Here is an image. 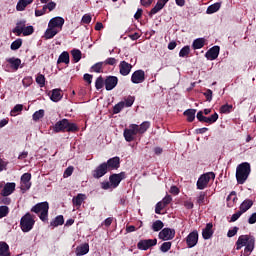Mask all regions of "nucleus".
Wrapping results in <instances>:
<instances>
[{
  "label": "nucleus",
  "mask_w": 256,
  "mask_h": 256,
  "mask_svg": "<svg viewBox=\"0 0 256 256\" xmlns=\"http://www.w3.org/2000/svg\"><path fill=\"white\" fill-rule=\"evenodd\" d=\"M119 83V78L117 76H107L104 80V85L106 91H113L115 87H117V84Z\"/></svg>",
  "instance_id": "obj_14"
},
{
  "label": "nucleus",
  "mask_w": 256,
  "mask_h": 256,
  "mask_svg": "<svg viewBox=\"0 0 256 256\" xmlns=\"http://www.w3.org/2000/svg\"><path fill=\"white\" fill-rule=\"evenodd\" d=\"M196 118L200 123H208L209 125H213V123H217V119H219V114L215 112L210 117H207L203 115V111H199L196 115Z\"/></svg>",
  "instance_id": "obj_8"
},
{
  "label": "nucleus",
  "mask_w": 256,
  "mask_h": 256,
  "mask_svg": "<svg viewBox=\"0 0 256 256\" xmlns=\"http://www.w3.org/2000/svg\"><path fill=\"white\" fill-rule=\"evenodd\" d=\"M21 45H23V39L18 38L11 43L10 49L12 51H17V49H21Z\"/></svg>",
  "instance_id": "obj_43"
},
{
  "label": "nucleus",
  "mask_w": 256,
  "mask_h": 256,
  "mask_svg": "<svg viewBox=\"0 0 256 256\" xmlns=\"http://www.w3.org/2000/svg\"><path fill=\"white\" fill-rule=\"evenodd\" d=\"M22 83L24 85V87H29L31 85V83H33V78L31 77H25L23 80H22Z\"/></svg>",
  "instance_id": "obj_63"
},
{
  "label": "nucleus",
  "mask_w": 256,
  "mask_h": 256,
  "mask_svg": "<svg viewBox=\"0 0 256 256\" xmlns=\"http://www.w3.org/2000/svg\"><path fill=\"white\" fill-rule=\"evenodd\" d=\"M36 83L39 85V87H43L45 85V75L38 74L36 77Z\"/></svg>",
  "instance_id": "obj_53"
},
{
  "label": "nucleus",
  "mask_w": 256,
  "mask_h": 256,
  "mask_svg": "<svg viewBox=\"0 0 256 256\" xmlns=\"http://www.w3.org/2000/svg\"><path fill=\"white\" fill-rule=\"evenodd\" d=\"M0 256H11L9 244H7V242H0Z\"/></svg>",
  "instance_id": "obj_33"
},
{
  "label": "nucleus",
  "mask_w": 256,
  "mask_h": 256,
  "mask_svg": "<svg viewBox=\"0 0 256 256\" xmlns=\"http://www.w3.org/2000/svg\"><path fill=\"white\" fill-rule=\"evenodd\" d=\"M163 227H165V224H163V221H161V220H156L152 224V229L155 232L161 231V229H163Z\"/></svg>",
  "instance_id": "obj_44"
},
{
  "label": "nucleus",
  "mask_w": 256,
  "mask_h": 256,
  "mask_svg": "<svg viewBox=\"0 0 256 256\" xmlns=\"http://www.w3.org/2000/svg\"><path fill=\"white\" fill-rule=\"evenodd\" d=\"M102 63L104 64V66L105 65L115 66L118 63V60L113 57H109L105 61H102Z\"/></svg>",
  "instance_id": "obj_52"
},
{
  "label": "nucleus",
  "mask_w": 256,
  "mask_h": 256,
  "mask_svg": "<svg viewBox=\"0 0 256 256\" xmlns=\"http://www.w3.org/2000/svg\"><path fill=\"white\" fill-rule=\"evenodd\" d=\"M171 201H173V197H171V195H166L160 202L167 207V205H169Z\"/></svg>",
  "instance_id": "obj_60"
},
{
  "label": "nucleus",
  "mask_w": 256,
  "mask_h": 256,
  "mask_svg": "<svg viewBox=\"0 0 256 256\" xmlns=\"http://www.w3.org/2000/svg\"><path fill=\"white\" fill-rule=\"evenodd\" d=\"M133 69V65L129 64L127 61L123 60L119 64V73L123 77H127L129 73H131V70Z\"/></svg>",
  "instance_id": "obj_17"
},
{
  "label": "nucleus",
  "mask_w": 256,
  "mask_h": 256,
  "mask_svg": "<svg viewBox=\"0 0 256 256\" xmlns=\"http://www.w3.org/2000/svg\"><path fill=\"white\" fill-rule=\"evenodd\" d=\"M158 237L162 241H171V239H175V229L164 228L159 232Z\"/></svg>",
  "instance_id": "obj_13"
},
{
  "label": "nucleus",
  "mask_w": 256,
  "mask_h": 256,
  "mask_svg": "<svg viewBox=\"0 0 256 256\" xmlns=\"http://www.w3.org/2000/svg\"><path fill=\"white\" fill-rule=\"evenodd\" d=\"M55 133H77L79 131V126L75 123L69 122L67 118L59 120L52 126Z\"/></svg>",
  "instance_id": "obj_2"
},
{
  "label": "nucleus",
  "mask_w": 256,
  "mask_h": 256,
  "mask_svg": "<svg viewBox=\"0 0 256 256\" xmlns=\"http://www.w3.org/2000/svg\"><path fill=\"white\" fill-rule=\"evenodd\" d=\"M239 227L235 226L233 229L228 230L227 237H235Z\"/></svg>",
  "instance_id": "obj_62"
},
{
  "label": "nucleus",
  "mask_w": 256,
  "mask_h": 256,
  "mask_svg": "<svg viewBox=\"0 0 256 256\" xmlns=\"http://www.w3.org/2000/svg\"><path fill=\"white\" fill-rule=\"evenodd\" d=\"M203 95L206 97V101H212L213 100V90L207 89Z\"/></svg>",
  "instance_id": "obj_59"
},
{
  "label": "nucleus",
  "mask_w": 256,
  "mask_h": 256,
  "mask_svg": "<svg viewBox=\"0 0 256 256\" xmlns=\"http://www.w3.org/2000/svg\"><path fill=\"white\" fill-rule=\"evenodd\" d=\"M63 25H65V19H63V17H54L52 18L49 23H48V27H52L54 29H63Z\"/></svg>",
  "instance_id": "obj_18"
},
{
  "label": "nucleus",
  "mask_w": 256,
  "mask_h": 256,
  "mask_svg": "<svg viewBox=\"0 0 256 256\" xmlns=\"http://www.w3.org/2000/svg\"><path fill=\"white\" fill-rule=\"evenodd\" d=\"M26 23L27 21L25 20L17 22L16 27L13 29V33H15L17 37H21V35L23 34V30L25 29Z\"/></svg>",
  "instance_id": "obj_25"
},
{
  "label": "nucleus",
  "mask_w": 256,
  "mask_h": 256,
  "mask_svg": "<svg viewBox=\"0 0 256 256\" xmlns=\"http://www.w3.org/2000/svg\"><path fill=\"white\" fill-rule=\"evenodd\" d=\"M215 180V174L213 172H207L205 174H202L196 183L197 189L200 191H203V189H207V186L209 185V181Z\"/></svg>",
  "instance_id": "obj_6"
},
{
  "label": "nucleus",
  "mask_w": 256,
  "mask_h": 256,
  "mask_svg": "<svg viewBox=\"0 0 256 256\" xmlns=\"http://www.w3.org/2000/svg\"><path fill=\"white\" fill-rule=\"evenodd\" d=\"M137 124H130L129 128L124 129V139L127 143L135 141V136L138 135Z\"/></svg>",
  "instance_id": "obj_7"
},
{
  "label": "nucleus",
  "mask_w": 256,
  "mask_h": 256,
  "mask_svg": "<svg viewBox=\"0 0 256 256\" xmlns=\"http://www.w3.org/2000/svg\"><path fill=\"white\" fill-rule=\"evenodd\" d=\"M220 51H221V48L219 46H213L205 53V57L206 59H208V61H215V59L219 57Z\"/></svg>",
  "instance_id": "obj_19"
},
{
  "label": "nucleus",
  "mask_w": 256,
  "mask_h": 256,
  "mask_svg": "<svg viewBox=\"0 0 256 256\" xmlns=\"http://www.w3.org/2000/svg\"><path fill=\"white\" fill-rule=\"evenodd\" d=\"M163 7H165V3H162L161 1L158 0L156 5L148 13L149 17H152V15H157V13H159V11L163 9Z\"/></svg>",
  "instance_id": "obj_32"
},
{
  "label": "nucleus",
  "mask_w": 256,
  "mask_h": 256,
  "mask_svg": "<svg viewBox=\"0 0 256 256\" xmlns=\"http://www.w3.org/2000/svg\"><path fill=\"white\" fill-rule=\"evenodd\" d=\"M233 111V105L231 104H224L220 107V113L229 114Z\"/></svg>",
  "instance_id": "obj_47"
},
{
  "label": "nucleus",
  "mask_w": 256,
  "mask_h": 256,
  "mask_svg": "<svg viewBox=\"0 0 256 256\" xmlns=\"http://www.w3.org/2000/svg\"><path fill=\"white\" fill-rule=\"evenodd\" d=\"M7 63H9L11 69H13L14 71H18L19 67H21V59L19 58H15V57H11L8 58Z\"/></svg>",
  "instance_id": "obj_24"
},
{
  "label": "nucleus",
  "mask_w": 256,
  "mask_h": 256,
  "mask_svg": "<svg viewBox=\"0 0 256 256\" xmlns=\"http://www.w3.org/2000/svg\"><path fill=\"white\" fill-rule=\"evenodd\" d=\"M91 20H92L91 14H84L81 19V23H83L84 25H89V23H91Z\"/></svg>",
  "instance_id": "obj_58"
},
{
  "label": "nucleus",
  "mask_w": 256,
  "mask_h": 256,
  "mask_svg": "<svg viewBox=\"0 0 256 256\" xmlns=\"http://www.w3.org/2000/svg\"><path fill=\"white\" fill-rule=\"evenodd\" d=\"M189 53H191V47L184 46L179 52V57H189Z\"/></svg>",
  "instance_id": "obj_48"
},
{
  "label": "nucleus",
  "mask_w": 256,
  "mask_h": 256,
  "mask_svg": "<svg viewBox=\"0 0 256 256\" xmlns=\"http://www.w3.org/2000/svg\"><path fill=\"white\" fill-rule=\"evenodd\" d=\"M51 101L54 103H58V101H61L63 99V94L61 93V89L56 88L52 90V94L50 95Z\"/></svg>",
  "instance_id": "obj_26"
},
{
  "label": "nucleus",
  "mask_w": 256,
  "mask_h": 256,
  "mask_svg": "<svg viewBox=\"0 0 256 256\" xmlns=\"http://www.w3.org/2000/svg\"><path fill=\"white\" fill-rule=\"evenodd\" d=\"M192 47L194 50L203 49L205 47V39L197 38L193 41Z\"/></svg>",
  "instance_id": "obj_40"
},
{
  "label": "nucleus",
  "mask_w": 256,
  "mask_h": 256,
  "mask_svg": "<svg viewBox=\"0 0 256 256\" xmlns=\"http://www.w3.org/2000/svg\"><path fill=\"white\" fill-rule=\"evenodd\" d=\"M105 163L107 165L108 171H113L121 167V158H119V156H115L113 158L108 159Z\"/></svg>",
  "instance_id": "obj_15"
},
{
  "label": "nucleus",
  "mask_w": 256,
  "mask_h": 256,
  "mask_svg": "<svg viewBox=\"0 0 256 256\" xmlns=\"http://www.w3.org/2000/svg\"><path fill=\"white\" fill-rule=\"evenodd\" d=\"M15 187H17V184H15L14 182L6 183L0 195H2V197H9V195H12V193L15 192Z\"/></svg>",
  "instance_id": "obj_20"
},
{
  "label": "nucleus",
  "mask_w": 256,
  "mask_h": 256,
  "mask_svg": "<svg viewBox=\"0 0 256 256\" xmlns=\"http://www.w3.org/2000/svg\"><path fill=\"white\" fill-rule=\"evenodd\" d=\"M74 63H79L81 61L82 53L79 49H73L71 51Z\"/></svg>",
  "instance_id": "obj_41"
},
{
  "label": "nucleus",
  "mask_w": 256,
  "mask_h": 256,
  "mask_svg": "<svg viewBox=\"0 0 256 256\" xmlns=\"http://www.w3.org/2000/svg\"><path fill=\"white\" fill-rule=\"evenodd\" d=\"M226 201H227V207H233V205H235V203H237V201H238L237 192L232 191L228 195Z\"/></svg>",
  "instance_id": "obj_31"
},
{
  "label": "nucleus",
  "mask_w": 256,
  "mask_h": 256,
  "mask_svg": "<svg viewBox=\"0 0 256 256\" xmlns=\"http://www.w3.org/2000/svg\"><path fill=\"white\" fill-rule=\"evenodd\" d=\"M73 166H69L68 168H66V170L64 171V177H71V175H73Z\"/></svg>",
  "instance_id": "obj_64"
},
{
  "label": "nucleus",
  "mask_w": 256,
  "mask_h": 256,
  "mask_svg": "<svg viewBox=\"0 0 256 256\" xmlns=\"http://www.w3.org/2000/svg\"><path fill=\"white\" fill-rule=\"evenodd\" d=\"M7 215H9V207L0 206V219H3V217H7Z\"/></svg>",
  "instance_id": "obj_54"
},
{
  "label": "nucleus",
  "mask_w": 256,
  "mask_h": 256,
  "mask_svg": "<svg viewBox=\"0 0 256 256\" xmlns=\"http://www.w3.org/2000/svg\"><path fill=\"white\" fill-rule=\"evenodd\" d=\"M252 207H253V200L246 199L241 203L239 209L243 214V213H247V211H249V209Z\"/></svg>",
  "instance_id": "obj_29"
},
{
  "label": "nucleus",
  "mask_w": 256,
  "mask_h": 256,
  "mask_svg": "<svg viewBox=\"0 0 256 256\" xmlns=\"http://www.w3.org/2000/svg\"><path fill=\"white\" fill-rule=\"evenodd\" d=\"M57 33H59V30L52 27H48V29L45 31L44 37L45 39H53V37H55Z\"/></svg>",
  "instance_id": "obj_39"
},
{
  "label": "nucleus",
  "mask_w": 256,
  "mask_h": 256,
  "mask_svg": "<svg viewBox=\"0 0 256 256\" xmlns=\"http://www.w3.org/2000/svg\"><path fill=\"white\" fill-rule=\"evenodd\" d=\"M171 245V242H164L160 247V251H162V253H167V251L171 249Z\"/></svg>",
  "instance_id": "obj_57"
},
{
  "label": "nucleus",
  "mask_w": 256,
  "mask_h": 256,
  "mask_svg": "<svg viewBox=\"0 0 256 256\" xmlns=\"http://www.w3.org/2000/svg\"><path fill=\"white\" fill-rule=\"evenodd\" d=\"M149 127H151V122L149 121H144L142 124L137 125V131L139 133V135H143L144 133H147V129H149Z\"/></svg>",
  "instance_id": "obj_37"
},
{
  "label": "nucleus",
  "mask_w": 256,
  "mask_h": 256,
  "mask_svg": "<svg viewBox=\"0 0 256 256\" xmlns=\"http://www.w3.org/2000/svg\"><path fill=\"white\" fill-rule=\"evenodd\" d=\"M165 207H167V206L164 203H162L161 201L158 202L155 207V213L157 215H161V211H163V209H165Z\"/></svg>",
  "instance_id": "obj_56"
},
{
  "label": "nucleus",
  "mask_w": 256,
  "mask_h": 256,
  "mask_svg": "<svg viewBox=\"0 0 256 256\" xmlns=\"http://www.w3.org/2000/svg\"><path fill=\"white\" fill-rule=\"evenodd\" d=\"M31 173H24L21 176L22 187H25L26 190L31 189Z\"/></svg>",
  "instance_id": "obj_23"
},
{
  "label": "nucleus",
  "mask_w": 256,
  "mask_h": 256,
  "mask_svg": "<svg viewBox=\"0 0 256 256\" xmlns=\"http://www.w3.org/2000/svg\"><path fill=\"white\" fill-rule=\"evenodd\" d=\"M157 245V239H144L140 240L137 243V248L140 249V251H147V249H151V247H155Z\"/></svg>",
  "instance_id": "obj_11"
},
{
  "label": "nucleus",
  "mask_w": 256,
  "mask_h": 256,
  "mask_svg": "<svg viewBox=\"0 0 256 256\" xmlns=\"http://www.w3.org/2000/svg\"><path fill=\"white\" fill-rule=\"evenodd\" d=\"M244 248V256H249L255 249V236L241 235L236 241V250L239 251Z\"/></svg>",
  "instance_id": "obj_1"
},
{
  "label": "nucleus",
  "mask_w": 256,
  "mask_h": 256,
  "mask_svg": "<svg viewBox=\"0 0 256 256\" xmlns=\"http://www.w3.org/2000/svg\"><path fill=\"white\" fill-rule=\"evenodd\" d=\"M123 109H125V102L121 101L113 107L114 115L121 113V111H123Z\"/></svg>",
  "instance_id": "obj_46"
},
{
  "label": "nucleus",
  "mask_w": 256,
  "mask_h": 256,
  "mask_svg": "<svg viewBox=\"0 0 256 256\" xmlns=\"http://www.w3.org/2000/svg\"><path fill=\"white\" fill-rule=\"evenodd\" d=\"M64 223H65V218L63 217V215H58L55 217L54 220H52L50 222V227L55 229V227H59V226L63 225Z\"/></svg>",
  "instance_id": "obj_30"
},
{
  "label": "nucleus",
  "mask_w": 256,
  "mask_h": 256,
  "mask_svg": "<svg viewBox=\"0 0 256 256\" xmlns=\"http://www.w3.org/2000/svg\"><path fill=\"white\" fill-rule=\"evenodd\" d=\"M33 33H35V29L33 28V26H25L22 34L24 35V37H27L29 35H33Z\"/></svg>",
  "instance_id": "obj_51"
},
{
  "label": "nucleus",
  "mask_w": 256,
  "mask_h": 256,
  "mask_svg": "<svg viewBox=\"0 0 256 256\" xmlns=\"http://www.w3.org/2000/svg\"><path fill=\"white\" fill-rule=\"evenodd\" d=\"M221 9V2H216L210 6H208L206 13L207 15H213V13H217Z\"/></svg>",
  "instance_id": "obj_35"
},
{
  "label": "nucleus",
  "mask_w": 256,
  "mask_h": 256,
  "mask_svg": "<svg viewBox=\"0 0 256 256\" xmlns=\"http://www.w3.org/2000/svg\"><path fill=\"white\" fill-rule=\"evenodd\" d=\"M44 117H45V110H43V109H40V110L36 111L32 115L33 121H39V119H43Z\"/></svg>",
  "instance_id": "obj_45"
},
{
  "label": "nucleus",
  "mask_w": 256,
  "mask_h": 256,
  "mask_svg": "<svg viewBox=\"0 0 256 256\" xmlns=\"http://www.w3.org/2000/svg\"><path fill=\"white\" fill-rule=\"evenodd\" d=\"M65 63V65H69L70 63V58H69V52L64 51L60 54L57 60V64Z\"/></svg>",
  "instance_id": "obj_34"
},
{
  "label": "nucleus",
  "mask_w": 256,
  "mask_h": 256,
  "mask_svg": "<svg viewBox=\"0 0 256 256\" xmlns=\"http://www.w3.org/2000/svg\"><path fill=\"white\" fill-rule=\"evenodd\" d=\"M21 111H23V105L22 104H17L11 110L10 114H11L12 117H15V116H17V113H21Z\"/></svg>",
  "instance_id": "obj_49"
},
{
  "label": "nucleus",
  "mask_w": 256,
  "mask_h": 256,
  "mask_svg": "<svg viewBox=\"0 0 256 256\" xmlns=\"http://www.w3.org/2000/svg\"><path fill=\"white\" fill-rule=\"evenodd\" d=\"M195 113H197V109H187L183 112V115L187 118L188 123H193L195 121Z\"/></svg>",
  "instance_id": "obj_28"
},
{
  "label": "nucleus",
  "mask_w": 256,
  "mask_h": 256,
  "mask_svg": "<svg viewBox=\"0 0 256 256\" xmlns=\"http://www.w3.org/2000/svg\"><path fill=\"white\" fill-rule=\"evenodd\" d=\"M86 199L87 196L85 194H77V196L72 199L73 206L76 207V209H79Z\"/></svg>",
  "instance_id": "obj_21"
},
{
  "label": "nucleus",
  "mask_w": 256,
  "mask_h": 256,
  "mask_svg": "<svg viewBox=\"0 0 256 256\" xmlns=\"http://www.w3.org/2000/svg\"><path fill=\"white\" fill-rule=\"evenodd\" d=\"M31 212L36 213L43 223H47L49 221V202L37 203L31 208Z\"/></svg>",
  "instance_id": "obj_4"
},
{
  "label": "nucleus",
  "mask_w": 256,
  "mask_h": 256,
  "mask_svg": "<svg viewBox=\"0 0 256 256\" xmlns=\"http://www.w3.org/2000/svg\"><path fill=\"white\" fill-rule=\"evenodd\" d=\"M199 243V232L197 230H194L188 234L186 237V245L189 249H192V247H195Z\"/></svg>",
  "instance_id": "obj_12"
},
{
  "label": "nucleus",
  "mask_w": 256,
  "mask_h": 256,
  "mask_svg": "<svg viewBox=\"0 0 256 256\" xmlns=\"http://www.w3.org/2000/svg\"><path fill=\"white\" fill-rule=\"evenodd\" d=\"M133 103H135V97L128 96L127 99H125L124 101V107H132Z\"/></svg>",
  "instance_id": "obj_55"
},
{
  "label": "nucleus",
  "mask_w": 256,
  "mask_h": 256,
  "mask_svg": "<svg viewBox=\"0 0 256 256\" xmlns=\"http://www.w3.org/2000/svg\"><path fill=\"white\" fill-rule=\"evenodd\" d=\"M33 225H35V220L31 213H26L20 220V227L23 233H29L33 229Z\"/></svg>",
  "instance_id": "obj_5"
},
{
  "label": "nucleus",
  "mask_w": 256,
  "mask_h": 256,
  "mask_svg": "<svg viewBox=\"0 0 256 256\" xmlns=\"http://www.w3.org/2000/svg\"><path fill=\"white\" fill-rule=\"evenodd\" d=\"M127 177V175L125 174V172H120L118 174H112L109 176V181L111 183L112 189H117V187H119V184L121 183V181H123V179H125Z\"/></svg>",
  "instance_id": "obj_10"
},
{
  "label": "nucleus",
  "mask_w": 256,
  "mask_h": 256,
  "mask_svg": "<svg viewBox=\"0 0 256 256\" xmlns=\"http://www.w3.org/2000/svg\"><path fill=\"white\" fill-rule=\"evenodd\" d=\"M203 239H211L213 237V223H208L202 231Z\"/></svg>",
  "instance_id": "obj_22"
},
{
  "label": "nucleus",
  "mask_w": 256,
  "mask_h": 256,
  "mask_svg": "<svg viewBox=\"0 0 256 256\" xmlns=\"http://www.w3.org/2000/svg\"><path fill=\"white\" fill-rule=\"evenodd\" d=\"M145 81V71L136 70L132 73L131 82L135 85H139V83H143Z\"/></svg>",
  "instance_id": "obj_16"
},
{
  "label": "nucleus",
  "mask_w": 256,
  "mask_h": 256,
  "mask_svg": "<svg viewBox=\"0 0 256 256\" xmlns=\"http://www.w3.org/2000/svg\"><path fill=\"white\" fill-rule=\"evenodd\" d=\"M243 213L239 210L238 212L234 213L230 219V223H235L241 217Z\"/></svg>",
  "instance_id": "obj_61"
},
{
  "label": "nucleus",
  "mask_w": 256,
  "mask_h": 256,
  "mask_svg": "<svg viewBox=\"0 0 256 256\" xmlns=\"http://www.w3.org/2000/svg\"><path fill=\"white\" fill-rule=\"evenodd\" d=\"M251 174V164L249 162L241 163L236 168V181L238 185H243L247 179H249V175Z\"/></svg>",
  "instance_id": "obj_3"
},
{
  "label": "nucleus",
  "mask_w": 256,
  "mask_h": 256,
  "mask_svg": "<svg viewBox=\"0 0 256 256\" xmlns=\"http://www.w3.org/2000/svg\"><path fill=\"white\" fill-rule=\"evenodd\" d=\"M109 172L107 168V163H101L99 164L93 171H92V177L94 179H101V177H105L107 173Z\"/></svg>",
  "instance_id": "obj_9"
},
{
  "label": "nucleus",
  "mask_w": 256,
  "mask_h": 256,
  "mask_svg": "<svg viewBox=\"0 0 256 256\" xmlns=\"http://www.w3.org/2000/svg\"><path fill=\"white\" fill-rule=\"evenodd\" d=\"M75 253H76V256L87 255V253H89V244L84 243V244L76 247Z\"/></svg>",
  "instance_id": "obj_27"
},
{
  "label": "nucleus",
  "mask_w": 256,
  "mask_h": 256,
  "mask_svg": "<svg viewBox=\"0 0 256 256\" xmlns=\"http://www.w3.org/2000/svg\"><path fill=\"white\" fill-rule=\"evenodd\" d=\"M205 201H207V192H200L196 198L197 205H205Z\"/></svg>",
  "instance_id": "obj_42"
},
{
  "label": "nucleus",
  "mask_w": 256,
  "mask_h": 256,
  "mask_svg": "<svg viewBox=\"0 0 256 256\" xmlns=\"http://www.w3.org/2000/svg\"><path fill=\"white\" fill-rule=\"evenodd\" d=\"M31 3H33V0H19L16 9L17 11H25L27 5H31Z\"/></svg>",
  "instance_id": "obj_36"
},
{
  "label": "nucleus",
  "mask_w": 256,
  "mask_h": 256,
  "mask_svg": "<svg viewBox=\"0 0 256 256\" xmlns=\"http://www.w3.org/2000/svg\"><path fill=\"white\" fill-rule=\"evenodd\" d=\"M104 85H105V80H103V76H99L95 82V87L97 91H99L100 89H103Z\"/></svg>",
  "instance_id": "obj_50"
},
{
  "label": "nucleus",
  "mask_w": 256,
  "mask_h": 256,
  "mask_svg": "<svg viewBox=\"0 0 256 256\" xmlns=\"http://www.w3.org/2000/svg\"><path fill=\"white\" fill-rule=\"evenodd\" d=\"M103 67H105V64H103V61L98 62L91 66L90 71L91 73H103Z\"/></svg>",
  "instance_id": "obj_38"
}]
</instances>
